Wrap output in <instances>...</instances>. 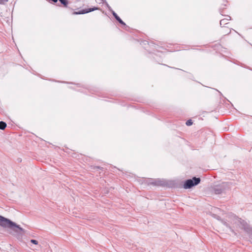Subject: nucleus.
<instances>
[{"mask_svg":"<svg viewBox=\"0 0 252 252\" xmlns=\"http://www.w3.org/2000/svg\"><path fill=\"white\" fill-rule=\"evenodd\" d=\"M112 13L114 16L115 18L122 25L126 26V24L123 21V20L118 16V15L114 11H112Z\"/></svg>","mask_w":252,"mask_h":252,"instance_id":"6","label":"nucleus"},{"mask_svg":"<svg viewBox=\"0 0 252 252\" xmlns=\"http://www.w3.org/2000/svg\"><path fill=\"white\" fill-rule=\"evenodd\" d=\"M8 0H0V4H5Z\"/></svg>","mask_w":252,"mask_h":252,"instance_id":"13","label":"nucleus"},{"mask_svg":"<svg viewBox=\"0 0 252 252\" xmlns=\"http://www.w3.org/2000/svg\"><path fill=\"white\" fill-rule=\"evenodd\" d=\"M31 242L35 244V245H37L38 244V241L36 240H34V239H32L31 240Z\"/></svg>","mask_w":252,"mask_h":252,"instance_id":"14","label":"nucleus"},{"mask_svg":"<svg viewBox=\"0 0 252 252\" xmlns=\"http://www.w3.org/2000/svg\"><path fill=\"white\" fill-rule=\"evenodd\" d=\"M230 184L229 183H222L220 185L215 186L213 188V191L216 194H220L230 188Z\"/></svg>","mask_w":252,"mask_h":252,"instance_id":"3","label":"nucleus"},{"mask_svg":"<svg viewBox=\"0 0 252 252\" xmlns=\"http://www.w3.org/2000/svg\"><path fill=\"white\" fill-rule=\"evenodd\" d=\"M104 3L106 4V6L108 7V8L109 9V10H111V7L108 5V4L105 1V0L104 1Z\"/></svg>","mask_w":252,"mask_h":252,"instance_id":"15","label":"nucleus"},{"mask_svg":"<svg viewBox=\"0 0 252 252\" xmlns=\"http://www.w3.org/2000/svg\"><path fill=\"white\" fill-rule=\"evenodd\" d=\"M152 184L156 186H162L163 182L159 180H156L152 183Z\"/></svg>","mask_w":252,"mask_h":252,"instance_id":"8","label":"nucleus"},{"mask_svg":"<svg viewBox=\"0 0 252 252\" xmlns=\"http://www.w3.org/2000/svg\"><path fill=\"white\" fill-rule=\"evenodd\" d=\"M227 18L222 19L220 21V25H225L228 24L227 22L231 19V17L229 16H227Z\"/></svg>","mask_w":252,"mask_h":252,"instance_id":"7","label":"nucleus"},{"mask_svg":"<svg viewBox=\"0 0 252 252\" xmlns=\"http://www.w3.org/2000/svg\"><path fill=\"white\" fill-rule=\"evenodd\" d=\"M59 1L63 4L64 7H67L68 5V0H59Z\"/></svg>","mask_w":252,"mask_h":252,"instance_id":"10","label":"nucleus"},{"mask_svg":"<svg viewBox=\"0 0 252 252\" xmlns=\"http://www.w3.org/2000/svg\"><path fill=\"white\" fill-rule=\"evenodd\" d=\"M0 225L3 227H7L11 229L14 231L19 233L24 232V230L19 225L12 221L0 215Z\"/></svg>","mask_w":252,"mask_h":252,"instance_id":"1","label":"nucleus"},{"mask_svg":"<svg viewBox=\"0 0 252 252\" xmlns=\"http://www.w3.org/2000/svg\"><path fill=\"white\" fill-rule=\"evenodd\" d=\"M98 9V7H94L93 8H86L84 9H82V10L79 11L77 12H75V14H84L86 13H88L89 12H91L92 11H94L95 10Z\"/></svg>","mask_w":252,"mask_h":252,"instance_id":"5","label":"nucleus"},{"mask_svg":"<svg viewBox=\"0 0 252 252\" xmlns=\"http://www.w3.org/2000/svg\"><path fill=\"white\" fill-rule=\"evenodd\" d=\"M104 1H105V0H98L97 2L99 3H104Z\"/></svg>","mask_w":252,"mask_h":252,"instance_id":"16","label":"nucleus"},{"mask_svg":"<svg viewBox=\"0 0 252 252\" xmlns=\"http://www.w3.org/2000/svg\"><path fill=\"white\" fill-rule=\"evenodd\" d=\"M219 218H220V217H218V218H217V219H218V220H219Z\"/></svg>","mask_w":252,"mask_h":252,"instance_id":"17","label":"nucleus"},{"mask_svg":"<svg viewBox=\"0 0 252 252\" xmlns=\"http://www.w3.org/2000/svg\"><path fill=\"white\" fill-rule=\"evenodd\" d=\"M6 124L3 122V121H0V129L1 130H3L5 128V127H6Z\"/></svg>","mask_w":252,"mask_h":252,"instance_id":"9","label":"nucleus"},{"mask_svg":"<svg viewBox=\"0 0 252 252\" xmlns=\"http://www.w3.org/2000/svg\"><path fill=\"white\" fill-rule=\"evenodd\" d=\"M234 223L239 225V226L246 231L250 233L252 235V228H250L248 223L240 218H238L236 216L233 217Z\"/></svg>","mask_w":252,"mask_h":252,"instance_id":"2","label":"nucleus"},{"mask_svg":"<svg viewBox=\"0 0 252 252\" xmlns=\"http://www.w3.org/2000/svg\"><path fill=\"white\" fill-rule=\"evenodd\" d=\"M221 222L224 225L226 226V227H230L229 224L227 223L226 221L224 220H222Z\"/></svg>","mask_w":252,"mask_h":252,"instance_id":"12","label":"nucleus"},{"mask_svg":"<svg viewBox=\"0 0 252 252\" xmlns=\"http://www.w3.org/2000/svg\"><path fill=\"white\" fill-rule=\"evenodd\" d=\"M200 182V179L195 177L192 178V179H188L186 180L184 184V188L185 189H189L192 187L197 185Z\"/></svg>","mask_w":252,"mask_h":252,"instance_id":"4","label":"nucleus"},{"mask_svg":"<svg viewBox=\"0 0 252 252\" xmlns=\"http://www.w3.org/2000/svg\"><path fill=\"white\" fill-rule=\"evenodd\" d=\"M192 124V122L191 120H189L186 122V125L188 126H191Z\"/></svg>","mask_w":252,"mask_h":252,"instance_id":"11","label":"nucleus"}]
</instances>
